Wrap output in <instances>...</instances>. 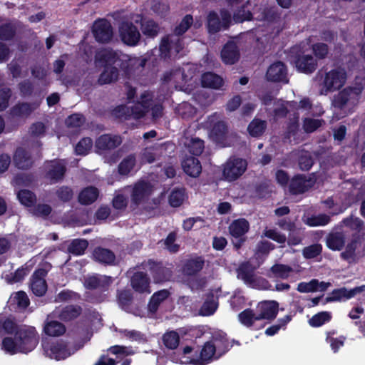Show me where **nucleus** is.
<instances>
[{
	"mask_svg": "<svg viewBox=\"0 0 365 365\" xmlns=\"http://www.w3.org/2000/svg\"><path fill=\"white\" fill-rule=\"evenodd\" d=\"M98 196V190L94 187L83 189L78 195V200L83 205H89L96 201Z\"/></svg>",
	"mask_w": 365,
	"mask_h": 365,
	"instance_id": "a18cd8bd",
	"label": "nucleus"
},
{
	"mask_svg": "<svg viewBox=\"0 0 365 365\" xmlns=\"http://www.w3.org/2000/svg\"><path fill=\"white\" fill-rule=\"evenodd\" d=\"M183 144L188 151L194 155H200L204 149V142L197 138H185Z\"/></svg>",
	"mask_w": 365,
	"mask_h": 365,
	"instance_id": "c03bdc74",
	"label": "nucleus"
},
{
	"mask_svg": "<svg viewBox=\"0 0 365 365\" xmlns=\"http://www.w3.org/2000/svg\"><path fill=\"white\" fill-rule=\"evenodd\" d=\"M197 67L194 64L187 63L182 67L175 66L163 76V83L175 89L190 93L197 84L195 78Z\"/></svg>",
	"mask_w": 365,
	"mask_h": 365,
	"instance_id": "7ed1b4c3",
	"label": "nucleus"
},
{
	"mask_svg": "<svg viewBox=\"0 0 365 365\" xmlns=\"http://www.w3.org/2000/svg\"><path fill=\"white\" fill-rule=\"evenodd\" d=\"M119 36L122 41L128 46H136L140 38L138 28L131 22L123 21L118 27Z\"/></svg>",
	"mask_w": 365,
	"mask_h": 365,
	"instance_id": "4468645a",
	"label": "nucleus"
},
{
	"mask_svg": "<svg viewBox=\"0 0 365 365\" xmlns=\"http://www.w3.org/2000/svg\"><path fill=\"white\" fill-rule=\"evenodd\" d=\"M327 245L332 250H340L345 243V235L342 232H334L327 237Z\"/></svg>",
	"mask_w": 365,
	"mask_h": 365,
	"instance_id": "ea45409f",
	"label": "nucleus"
},
{
	"mask_svg": "<svg viewBox=\"0 0 365 365\" xmlns=\"http://www.w3.org/2000/svg\"><path fill=\"white\" fill-rule=\"evenodd\" d=\"M311 108V102L309 98H304L302 99L299 105L297 103V106L295 108L293 109V118L290 119V122L287 126V131L286 133V138L289 139L290 141H292V138H293L294 140H296V135H297L299 132V124H298V118L299 115L296 114L295 110L297 108H302V109H309Z\"/></svg>",
	"mask_w": 365,
	"mask_h": 365,
	"instance_id": "a211bd4d",
	"label": "nucleus"
},
{
	"mask_svg": "<svg viewBox=\"0 0 365 365\" xmlns=\"http://www.w3.org/2000/svg\"><path fill=\"white\" fill-rule=\"evenodd\" d=\"M193 24V19L191 15H186L180 24L175 29V35H171L163 38L159 47V52L161 58H167L175 57L178 55L182 56L184 46L182 43V39L180 35L184 34Z\"/></svg>",
	"mask_w": 365,
	"mask_h": 365,
	"instance_id": "20e7f679",
	"label": "nucleus"
},
{
	"mask_svg": "<svg viewBox=\"0 0 365 365\" xmlns=\"http://www.w3.org/2000/svg\"><path fill=\"white\" fill-rule=\"evenodd\" d=\"M38 106L37 104L22 103L14 106L11 110L14 116L24 117L29 115Z\"/></svg>",
	"mask_w": 365,
	"mask_h": 365,
	"instance_id": "6e6d98bb",
	"label": "nucleus"
},
{
	"mask_svg": "<svg viewBox=\"0 0 365 365\" xmlns=\"http://www.w3.org/2000/svg\"><path fill=\"white\" fill-rule=\"evenodd\" d=\"M81 309L78 306L69 305L56 308L48 317L58 318L62 321H71L81 314Z\"/></svg>",
	"mask_w": 365,
	"mask_h": 365,
	"instance_id": "4be33fe9",
	"label": "nucleus"
},
{
	"mask_svg": "<svg viewBox=\"0 0 365 365\" xmlns=\"http://www.w3.org/2000/svg\"><path fill=\"white\" fill-rule=\"evenodd\" d=\"M145 268L149 269L155 282H162L170 280L172 272L170 268L165 267L160 263L149 260L143 264Z\"/></svg>",
	"mask_w": 365,
	"mask_h": 365,
	"instance_id": "6ab92c4d",
	"label": "nucleus"
},
{
	"mask_svg": "<svg viewBox=\"0 0 365 365\" xmlns=\"http://www.w3.org/2000/svg\"><path fill=\"white\" fill-rule=\"evenodd\" d=\"M46 274V272L43 269H38L32 276L31 289L36 296H43L47 290L46 282L44 279Z\"/></svg>",
	"mask_w": 365,
	"mask_h": 365,
	"instance_id": "cd10ccee",
	"label": "nucleus"
},
{
	"mask_svg": "<svg viewBox=\"0 0 365 365\" xmlns=\"http://www.w3.org/2000/svg\"><path fill=\"white\" fill-rule=\"evenodd\" d=\"M182 166L184 172L193 178L197 177L202 170L199 160L192 156L185 158L182 163Z\"/></svg>",
	"mask_w": 365,
	"mask_h": 365,
	"instance_id": "c9c22d12",
	"label": "nucleus"
},
{
	"mask_svg": "<svg viewBox=\"0 0 365 365\" xmlns=\"http://www.w3.org/2000/svg\"><path fill=\"white\" fill-rule=\"evenodd\" d=\"M260 263L259 262L256 266H252L250 262L242 263L237 269V278L251 288L270 289L272 285L268 280L255 274V269L259 266Z\"/></svg>",
	"mask_w": 365,
	"mask_h": 365,
	"instance_id": "1a4fd4ad",
	"label": "nucleus"
},
{
	"mask_svg": "<svg viewBox=\"0 0 365 365\" xmlns=\"http://www.w3.org/2000/svg\"><path fill=\"white\" fill-rule=\"evenodd\" d=\"M205 125L210 130V137L212 140L220 144L227 131V125L222 120V115L215 113L209 116Z\"/></svg>",
	"mask_w": 365,
	"mask_h": 365,
	"instance_id": "ddd939ff",
	"label": "nucleus"
},
{
	"mask_svg": "<svg viewBox=\"0 0 365 365\" xmlns=\"http://www.w3.org/2000/svg\"><path fill=\"white\" fill-rule=\"evenodd\" d=\"M131 191L130 187H126L116 192L113 200V205L116 209H123L128 204V195Z\"/></svg>",
	"mask_w": 365,
	"mask_h": 365,
	"instance_id": "de8ad7c7",
	"label": "nucleus"
},
{
	"mask_svg": "<svg viewBox=\"0 0 365 365\" xmlns=\"http://www.w3.org/2000/svg\"><path fill=\"white\" fill-rule=\"evenodd\" d=\"M309 38H312V42L309 44V48H312L315 57L319 59L326 58L329 52L328 46L324 43H315L317 36H312Z\"/></svg>",
	"mask_w": 365,
	"mask_h": 365,
	"instance_id": "09e8293b",
	"label": "nucleus"
},
{
	"mask_svg": "<svg viewBox=\"0 0 365 365\" xmlns=\"http://www.w3.org/2000/svg\"><path fill=\"white\" fill-rule=\"evenodd\" d=\"M121 142L119 135H103L96 140V147L99 150H108L115 148Z\"/></svg>",
	"mask_w": 365,
	"mask_h": 365,
	"instance_id": "c85d7f7f",
	"label": "nucleus"
},
{
	"mask_svg": "<svg viewBox=\"0 0 365 365\" xmlns=\"http://www.w3.org/2000/svg\"><path fill=\"white\" fill-rule=\"evenodd\" d=\"M305 223L309 226H324L327 225L330 221L329 215L325 214H320L318 215H313L307 217L304 220Z\"/></svg>",
	"mask_w": 365,
	"mask_h": 365,
	"instance_id": "052dcab7",
	"label": "nucleus"
},
{
	"mask_svg": "<svg viewBox=\"0 0 365 365\" xmlns=\"http://www.w3.org/2000/svg\"><path fill=\"white\" fill-rule=\"evenodd\" d=\"M201 83L203 87L219 89L223 85V80L220 76L207 72L202 76Z\"/></svg>",
	"mask_w": 365,
	"mask_h": 365,
	"instance_id": "a19ab883",
	"label": "nucleus"
},
{
	"mask_svg": "<svg viewBox=\"0 0 365 365\" xmlns=\"http://www.w3.org/2000/svg\"><path fill=\"white\" fill-rule=\"evenodd\" d=\"M342 224L344 226L349 227L352 230H356L359 232H361L364 227V223L361 219L352 216L350 217L345 218L342 221Z\"/></svg>",
	"mask_w": 365,
	"mask_h": 365,
	"instance_id": "69168bd1",
	"label": "nucleus"
},
{
	"mask_svg": "<svg viewBox=\"0 0 365 365\" xmlns=\"http://www.w3.org/2000/svg\"><path fill=\"white\" fill-rule=\"evenodd\" d=\"M232 346L225 334L214 335L210 341L202 346L195 365H206L213 360L218 359Z\"/></svg>",
	"mask_w": 365,
	"mask_h": 365,
	"instance_id": "0eeeda50",
	"label": "nucleus"
},
{
	"mask_svg": "<svg viewBox=\"0 0 365 365\" xmlns=\"http://www.w3.org/2000/svg\"><path fill=\"white\" fill-rule=\"evenodd\" d=\"M217 308V298L213 295H209L202 307L200 308V313L202 316H210L215 313Z\"/></svg>",
	"mask_w": 365,
	"mask_h": 365,
	"instance_id": "8fccbe9b",
	"label": "nucleus"
},
{
	"mask_svg": "<svg viewBox=\"0 0 365 365\" xmlns=\"http://www.w3.org/2000/svg\"><path fill=\"white\" fill-rule=\"evenodd\" d=\"M364 89L365 79L356 78L353 86L345 88L334 97V106L342 110L345 114L350 113L359 103Z\"/></svg>",
	"mask_w": 365,
	"mask_h": 365,
	"instance_id": "39448f33",
	"label": "nucleus"
},
{
	"mask_svg": "<svg viewBox=\"0 0 365 365\" xmlns=\"http://www.w3.org/2000/svg\"><path fill=\"white\" fill-rule=\"evenodd\" d=\"M38 341L39 335L35 327L24 325L17 330L14 338L7 336L3 339L1 349L10 355L28 354L36 347Z\"/></svg>",
	"mask_w": 365,
	"mask_h": 365,
	"instance_id": "f03ea898",
	"label": "nucleus"
},
{
	"mask_svg": "<svg viewBox=\"0 0 365 365\" xmlns=\"http://www.w3.org/2000/svg\"><path fill=\"white\" fill-rule=\"evenodd\" d=\"M347 78L346 72L343 68H335L325 74L322 88L321 95H327L341 88L346 83Z\"/></svg>",
	"mask_w": 365,
	"mask_h": 365,
	"instance_id": "9b49d317",
	"label": "nucleus"
},
{
	"mask_svg": "<svg viewBox=\"0 0 365 365\" xmlns=\"http://www.w3.org/2000/svg\"><path fill=\"white\" fill-rule=\"evenodd\" d=\"M221 19H220L218 15L215 11L209 13L207 16V27L209 32L216 33L222 29H226L228 28L231 22L230 13L222 9L220 11Z\"/></svg>",
	"mask_w": 365,
	"mask_h": 365,
	"instance_id": "2eb2a0df",
	"label": "nucleus"
},
{
	"mask_svg": "<svg viewBox=\"0 0 365 365\" xmlns=\"http://www.w3.org/2000/svg\"><path fill=\"white\" fill-rule=\"evenodd\" d=\"M14 162L19 169H26L31 165V159L28 153L23 148H18L14 155Z\"/></svg>",
	"mask_w": 365,
	"mask_h": 365,
	"instance_id": "37998d69",
	"label": "nucleus"
},
{
	"mask_svg": "<svg viewBox=\"0 0 365 365\" xmlns=\"http://www.w3.org/2000/svg\"><path fill=\"white\" fill-rule=\"evenodd\" d=\"M185 199V190L182 188L175 189L170 193L169 202L172 207H179Z\"/></svg>",
	"mask_w": 365,
	"mask_h": 365,
	"instance_id": "e2e57ef3",
	"label": "nucleus"
},
{
	"mask_svg": "<svg viewBox=\"0 0 365 365\" xmlns=\"http://www.w3.org/2000/svg\"><path fill=\"white\" fill-rule=\"evenodd\" d=\"M331 319V314L329 312H321L314 315L309 320L311 327H319L329 322Z\"/></svg>",
	"mask_w": 365,
	"mask_h": 365,
	"instance_id": "5fc2aeb1",
	"label": "nucleus"
},
{
	"mask_svg": "<svg viewBox=\"0 0 365 365\" xmlns=\"http://www.w3.org/2000/svg\"><path fill=\"white\" fill-rule=\"evenodd\" d=\"M14 303L16 304L19 308L24 309L29 304V299L24 292H18L11 298Z\"/></svg>",
	"mask_w": 365,
	"mask_h": 365,
	"instance_id": "338daca9",
	"label": "nucleus"
},
{
	"mask_svg": "<svg viewBox=\"0 0 365 365\" xmlns=\"http://www.w3.org/2000/svg\"><path fill=\"white\" fill-rule=\"evenodd\" d=\"M258 9L259 11H257L256 8L254 9V11L251 13L249 10H245V7L244 6L234 14L233 20L236 23L243 22L244 21L250 20L251 19L258 21L268 20V15L266 13L265 9H263L262 11H259L261 9Z\"/></svg>",
	"mask_w": 365,
	"mask_h": 365,
	"instance_id": "393cba45",
	"label": "nucleus"
},
{
	"mask_svg": "<svg viewBox=\"0 0 365 365\" xmlns=\"http://www.w3.org/2000/svg\"><path fill=\"white\" fill-rule=\"evenodd\" d=\"M120 52L113 51L110 48H101L96 52L95 57L96 66L105 67L98 79L100 84L110 83L118 78V71L115 67H112L111 65L120 59Z\"/></svg>",
	"mask_w": 365,
	"mask_h": 365,
	"instance_id": "423d86ee",
	"label": "nucleus"
},
{
	"mask_svg": "<svg viewBox=\"0 0 365 365\" xmlns=\"http://www.w3.org/2000/svg\"><path fill=\"white\" fill-rule=\"evenodd\" d=\"M47 176L56 182L61 179L66 171V162L64 160H52L48 163Z\"/></svg>",
	"mask_w": 365,
	"mask_h": 365,
	"instance_id": "7c9ffc66",
	"label": "nucleus"
},
{
	"mask_svg": "<svg viewBox=\"0 0 365 365\" xmlns=\"http://www.w3.org/2000/svg\"><path fill=\"white\" fill-rule=\"evenodd\" d=\"M93 147V141L90 138H83L76 145L75 150L76 154L87 155Z\"/></svg>",
	"mask_w": 365,
	"mask_h": 365,
	"instance_id": "0e129e2a",
	"label": "nucleus"
},
{
	"mask_svg": "<svg viewBox=\"0 0 365 365\" xmlns=\"http://www.w3.org/2000/svg\"><path fill=\"white\" fill-rule=\"evenodd\" d=\"M238 318L241 324L247 327H252L255 321L259 320L257 314L254 313L253 310L250 309L241 312L238 315Z\"/></svg>",
	"mask_w": 365,
	"mask_h": 365,
	"instance_id": "864d4df0",
	"label": "nucleus"
},
{
	"mask_svg": "<svg viewBox=\"0 0 365 365\" xmlns=\"http://www.w3.org/2000/svg\"><path fill=\"white\" fill-rule=\"evenodd\" d=\"M149 113L153 119H157L163 115L161 100L155 98L153 93L150 91L141 93L140 98L133 106L121 105L113 110V114L116 117L124 119H140Z\"/></svg>",
	"mask_w": 365,
	"mask_h": 365,
	"instance_id": "f257e3e1",
	"label": "nucleus"
},
{
	"mask_svg": "<svg viewBox=\"0 0 365 365\" xmlns=\"http://www.w3.org/2000/svg\"><path fill=\"white\" fill-rule=\"evenodd\" d=\"M267 127V123L264 120L254 119L248 126V132L250 135L257 137L261 135Z\"/></svg>",
	"mask_w": 365,
	"mask_h": 365,
	"instance_id": "13d9d810",
	"label": "nucleus"
},
{
	"mask_svg": "<svg viewBox=\"0 0 365 365\" xmlns=\"http://www.w3.org/2000/svg\"><path fill=\"white\" fill-rule=\"evenodd\" d=\"M312 42V38H307L292 48L291 53L294 55L292 62L300 72L311 73L317 68V60L311 55H304L309 50Z\"/></svg>",
	"mask_w": 365,
	"mask_h": 365,
	"instance_id": "6e6552de",
	"label": "nucleus"
},
{
	"mask_svg": "<svg viewBox=\"0 0 365 365\" xmlns=\"http://www.w3.org/2000/svg\"><path fill=\"white\" fill-rule=\"evenodd\" d=\"M19 328L11 319L0 317V334H16Z\"/></svg>",
	"mask_w": 365,
	"mask_h": 365,
	"instance_id": "3c124183",
	"label": "nucleus"
},
{
	"mask_svg": "<svg viewBox=\"0 0 365 365\" xmlns=\"http://www.w3.org/2000/svg\"><path fill=\"white\" fill-rule=\"evenodd\" d=\"M322 245L319 244H314L306 247L302 251V254L306 259H312L318 256L322 252Z\"/></svg>",
	"mask_w": 365,
	"mask_h": 365,
	"instance_id": "774afa93",
	"label": "nucleus"
},
{
	"mask_svg": "<svg viewBox=\"0 0 365 365\" xmlns=\"http://www.w3.org/2000/svg\"><path fill=\"white\" fill-rule=\"evenodd\" d=\"M315 182L313 178L307 175H297L292 178L289 190L293 194L304 192L312 187Z\"/></svg>",
	"mask_w": 365,
	"mask_h": 365,
	"instance_id": "5701e85b",
	"label": "nucleus"
},
{
	"mask_svg": "<svg viewBox=\"0 0 365 365\" xmlns=\"http://www.w3.org/2000/svg\"><path fill=\"white\" fill-rule=\"evenodd\" d=\"M250 224L245 219H237L234 220L229 226V231L230 235L237 240V242H234L235 247L238 249L245 241L242 238L249 230Z\"/></svg>",
	"mask_w": 365,
	"mask_h": 365,
	"instance_id": "f3484780",
	"label": "nucleus"
},
{
	"mask_svg": "<svg viewBox=\"0 0 365 365\" xmlns=\"http://www.w3.org/2000/svg\"><path fill=\"white\" fill-rule=\"evenodd\" d=\"M204 263V259L200 257L190 259L185 262L183 272L187 276H194L202 269Z\"/></svg>",
	"mask_w": 365,
	"mask_h": 365,
	"instance_id": "58836bf2",
	"label": "nucleus"
},
{
	"mask_svg": "<svg viewBox=\"0 0 365 365\" xmlns=\"http://www.w3.org/2000/svg\"><path fill=\"white\" fill-rule=\"evenodd\" d=\"M93 34L97 41L108 42L112 39L113 35L112 26L107 20H97L93 26Z\"/></svg>",
	"mask_w": 365,
	"mask_h": 365,
	"instance_id": "dca6fc26",
	"label": "nucleus"
},
{
	"mask_svg": "<svg viewBox=\"0 0 365 365\" xmlns=\"http://www.w3.org/2000/svg\"><path fill=\"white\" fill-rule=\"evenodd\" d=\"M266 77L269 81L288 82L286 66L280 61L275 62L269 66L267 71Z\"/></svg>",
	"mask_w": 365,
	"mask_h": 365,
	"instance_id": "b1692460",
	"label": "nucleus"
},
{
	"mask_svg": "<svg viewBox=\"0 0 365 365\" xmlns=\"http://www.w3.org/2000/svg\"><path fill=\"white\" fill-rule=\"evenodd\" d=\"M17 197L22 205L31 208L36 201L35 195L28 190H20L17 194Z\"/></svg>",
	"mask_w": 365,
	"mask_h": 365,
	"instance_id": "680f3d73",
	"label": "nucleus"
},
{
	"mask_svg": "<svg viewBox=\"0 0 365 365\" xmlns=\"http://www.w3.org/2000/svg\"><path fill=\"white\" fill-rule=\"evenodd\" d=\"M247 168L245 160L239 158H230L223 165L222 175L227 181H234L244 174Z\"/></svg>",
	"mask_w": 365,
	"mask_h": 365,
	"instance_id": "f8f14e48",
	"label": "nucleus"
},
{
	"mask_svg": "<svg viewBox=\"0 0 365 365\" xmlns=\"http://www.w3.org/2000/svg\"><path fill=\"white\" fill-rule=\"evenodd\" d=\"M151 185L145 181H139L131 188V201L138 205L144 201L152 193Z\"/></svg>",
	"mask_w": 365,
	"mask_h": 365,
	"instance_id": "412c9836",
	"label": "nucleus"
},
{
	"mask_svg": "<svg viewBox=\"0 0 365 365\" xmlns=\"http://www.w3.org/2000/svg\"><path fill=\"white\" fill-rule=\"evenodd\" d=\"M150 282L147 275L142 272H138L134 274L131 279V285L133 289L139 293L150 294Z\"/></svg>",
	"mask_w": 365,
	"mask_h": 365,
	"instance_id": "c756f323",
	"label": "nucleus"
},
{
	"mask_svg": "<svg viewBox=\"0 0 365 365\" xmlns=\"http://www.w3.org/2000/svg\"><path fill=\"white\" fill-rule=\"evenodd\" d=\"M170 295L167 289L158 291L153 294L148 304V310L151 313H155L159 306L166 300Z\"/></svg>",
	"mask_w": 365,
	"mask_h": 365,
	"instance_id": "79ce46f5",
	"label": "nucleus"
},
{
	"mask_svg": "<svg viewBox=\"0 0 365 365\" xmlns=\"http://www.w3.org/2000/svg\"><path fill=\"white\" fill-rule=\"evenodd\" d=\"M141 30L147 37L154 38L159 32V26L153 20H146L141 24Z\"/></svg>",
	"mask_w": 365,
	"mask_h": 365,
	"instance_id": "bf43d9fd",
	"label": "nucleus"
},
{
	"mask_svg": "<svg viewBox=\"0 0 365 365\" xmlns=\"http://www.w3.org/2000/svg\"><path fill=\"white\" fill-rule=\"evenodd\" d=\"M88 243L85 240H73L69 245L68 250L75 255H81L87 249Z\"/></svg>",
	"mask_w": 365,
	"mask_h": 365,
	"instance_id": "4d7b16f0",
	"label": "nucleus"
},
{
	"mask_svg": "<svg viewBox=\"0 0 365 365\" xmlns=\"http://www.w3.org/2000/svg\"><path fill=\"white\" fill-rule=\"evenodd\" d=\"M163 342L166 348L175 349L179 345L180 336L175 331H168L163 336Z\"/></svg>",
	"mask_w": 365,
	"mask_h": 365,
	"instance_id": "603ef678",
	"label": "nucleus"
},
{
	"mask_svg": "<svg viewBox=\"0 0 365 365\" xmlns=\"http://www.w3.org/2000/svg\"><path fill=\"white\" fill-rule=\"evenodd\" d=\"M136 166V160L134 155L125 157L118 165V173L121 175H128L134 171Z\"/></svg>",
	"mask_w": 365,
	"mask_h": 365,
	"instance_id": "49530a36",
	"label": "nucleus"
},
{
	"mask_svg": "<svg viewBox=\"0 0 365 365\" xmlns=\"http://www.w3.org/2000/svg\"><path fill=\"white\" fill-rule=\"evenodd\" d=\"M296 106L297 102L294 101H274L273 110L269 113V115L272 117L274 121H277L279 119L284 118L287 113L293 112V109L295 108Z\"/></svg>",
	"mask_w": 365,
	"mask_h": 365,
	"instance_id": "bb28decb",
	"label": "nucleus"
},
{
	"mask_svg": "<svg viewBox=\"0 0 365 365\" xmlns=\"http://www.w3.org/2000/svg\"><path fill=\"white\" fill-rule=\"evenodd\" d=\"M364 291L365 285L356 287L351 289H347L345 287L336 289L333 290L330 296L327 298V302L346 301Z\"/></svg>",
	"mask_w": 365,
	"mask_h": 365,
	"instance_id": "aec40b11",
	"label": "nucleus"
},
{
	"mask_svg": "<svg viewBox=\"0 0 365 365\" xmlns=\"http://www.w3.org/2000/svg\"><path fill=\"white\" fill-rule=\"evenodd\" d=\"M192 347L187 346L182 349V351L175 353L171 356V360L175 363L181 364L195 365L197 359L196 357L192 356Z\"/></svg>",
	"mask_w": 365,
	"mask_h": 365,
	"instance_id": "f704fd0d",
	"label": "nucleus"
},
{
	"mask_svg": "<svg viewBox=\"0 0 365 365\" xmlns=\"http://www.w3.org/2000/svg\"><path fill=\"white\" fill-rule=\"evenodd\" d=\"M93 257L95 261L108 265L113 264L115 260V255L111 250L101 247L94 249Z\"/></svg>",
	"mask_w": 365,
	"mask_h": 365,
	"instance_id": "473e14b6",
	"label": "nucleus"
},
{
	"mask_svg": "<svg viewBox=\"0 0 365 365\" xmlns=\"http://www.w3.org/2000/svg\"><path fill=\"white\" fill-rule=\"evenodd\" d=\"M51 317H47L43 327V331L46 334L51 336H58L63 334L66 331L65 326L54 320H50Z\"/></svg>",
	"mask_w": 365,
	"mask_h": 365,
	"instance_id": "4c0bfd02",
	"label": "nucleus"
},
{
	"mask_svg": "<svg viewBox=\"0 0 365 365\" xmlns=\"http://www.w3.org/2000/svg\"><path fill=\"white\" fill-rule=\"evenodd\" d=\"M112 282L113 279L110 277L96 274L86 277L84 281V286L87 289L105 288Z\"/></svg>",
	"mask_w": 365,
	"mask_h": 365,
	"instance_id": "72a5a7b5",
	"label": "nucleus"
},
{
	"mask_svg": "<svg viewBox=\"0 0 365 365\" xmlns=\"http://www.w3.org/2000/svg\"><path fill=\"white\" fill-rule=\"evenodd\" d=\"M259 319H272L278 312V303L275 301H265L258 304L256 308Z\"/></svg>",
	"mask_w": 365,
	"mask_h": 365,
	"instance_id": "a878e982",
	"label": "nucleus"
},
{
	"mask_svg": "<svg viewBox=\"0 0 365 365\" xmlns=\"http://www.w3.org/2000/svg\"><path fill=\"white\" fill-rule=\"evenodd\" d=\"M42 347L47 357L57 361L66 359L80 349L63 340L48 339L42 341Z\"/></svg>",
	"mask_w": 365,
	"mask_h": 365,
	"instance_id": "9d476101",
	"label": "nucleus"
},
{
	"mask_svg": "<svg viewBox=\"0 0 365 365\" xmlns=\"http://www.w3.org/2000/svg\"><path fill=\"white\" fill-rule=\"evenodd\" d=\"M293 272L294 269L289 265L275 264L270 268L268 276L272 278L286 279L289 277Z\"/></svg>",
	"mask_w": 365,
	"mask_h": 365,
	"instance_id": "e433bc0d",
	"label": "nucleus"
},
{
	"mask_svg": "<svg viewBox=\"0 0 365 365\" xmlns=\"http://www.w3.org/2000/svg\"><path fill=\"white\" fill-rule=\"evenodd\" d=\"M221 57L226 64H233L239 58V50L233 41H229L222 50Z\"/></svg>",
	"mask_w": 365,
	"mask_h": 365,
	"instance_id": "2f4dec72",
	"label": "nucleus"
}]
</instances>
